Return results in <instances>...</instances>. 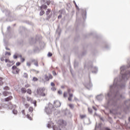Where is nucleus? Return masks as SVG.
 I'll list each match as a JSON object with an SVG mask.
<instances>
[{"mask_svg": "<svg viewBox=\"0 0 130 130\" xmlns=\"http://www.w3.org/2000/svg\"><path fill=\"white\" fill-rule=\"evenodd\" d=\"M88 71H91L92 74H97V67H93V63L91 61H89L88 63H85L84 66Z\"/></svg>", "mask_w": 130, "mask_h": 130, "instance_id": "obj_1", "label": "nucleus"}, {"mask_svg": "<svg viewBox=\"0 0 130 130\" xmlns=\"http://www.w3.org/2000/svg\"><path fill=\"white\" fill-rule=\"evenodd\" d=\"M99 118L101 120V122L98 124V128L100 130H111L108 127L104 126V118L103 117H101L100 115H98Z\"/></svg>", "mask_w": 130, "mask_h": 130, "instance_id": "obj_2", "label": "nucleus"}, {"mask_svg": "<svg viewBox=\"0 0 130 130\" xmlns=\"http://www.w3.org/2000/svg\"><path fill=\"white\" fill-rule=\"evenodd\" d=\"M60 125H59L58 126H56L55 125L52 126V128L53 130H62V129H61V125H64L65 126L66 125H67V122L63 120H60Z\"/></svg>", "mask_w": 130, "mask_h": 130, "instance_id": "obj_3", "label": "nucleus"}, {"mask_svg": "<svg viewBox=\"0 0 130 130\" xmlns=\"http://www.w3.org/2000/svg\"><path fill=\"white\" fill-rule=\"evenodd\" d=\"M48 106H50L51 105V107H46L45 108V111L47 113V114H48V115H49V114H51V113H52V109H53V106L50 103H49L48 104Z\"/></svg>", "mask_w": 130, "mask_h": 130, "instance_id": "obj_4", "label": "nucleus"}, {"mask_svg": "<svg viewBox=\"0 0 130 130\" xmlns=\"http://www.w3.org/2000/svg\"><path fill=\"white\" fill-rule=\"evenodd\" d=\"M46 9H47V6L44 4H43L40 7V10H41L40 12V16H43V15L45 14V12L43 10H46Z\"/></svg>", "mask_w": 130, "mask_h": 130, "instance_id": "obj_5", "label": "nucleus"}, {"mask_svg": "<svg viewBox=\"0 0 130 130\" xmlns=\"http://www.w3.org/2000/svg\"><path fill=\"white\" fill-rule=\"evenodd\" d=\"M38 40H40V37L38 35H37L34 39V38H31L29 41V43L30 44H35L36 43L37 41H38Z\"/></svg>", "mask_w": 130, "mask_h": 130, "instance_id": "obj_6", "label": "nucleus"}, {"mask_svg": "<svg viewBox=\"0 0 130 130\" xmlns=\"http://www.w3.org/2000/svg\"><path fill=\"white\" fill-rule=\"evenodd\" d=\"M46 15L47 16L46 20L47 21H49V19L52 16V12H51V10L50 9H48L46 12Z\"/></svg>", "mask_w": 130, "mask_h": 130, "instance_id": "obj_7", "label": "nucleus"}, {"mask_svg": "<svg viewBox=\"0 0 130 130\" xmlns=\"http://www.w3.org/2000/svg\"><path fill=\"white\" fill-rule=\"evenodd\" d=\"M89 81H88V82L83 83L84 86L85 87V88H86V89H88V90H90V88L93 87V84H92V83H91L90 76H89Z\"/></svg>", "mask_w": 130, "mask_h": 130, "instance_id": "obj_8", "label": "nucleus"}, {"mask_svg": "<svg viewBox=\"0 0 130 130\" xmlns=\"http://www.w3.org/2000/svg\"><path fill=\"white\" fill-rule=\"evenodd\" d=\"M1 7V10L3 13H5L6 16L7 17H9V18H12V16H11V11H9L8 9H5L4 10V8L2 6Z\"/></svg>", "mask_w": 130, "mask_h": 130, "instance_id": "obj_9", "label": "nucleus"}, {"mask_svg": "<svg viewBox=\"0 0 130 130\" xmlns=\"http://www.w3.org/2000/svg\"><path fill=\"white\" fill-rule=\"evenodd\" d=\"M81 15L83 20L85 21L87 19V11L85 9H81Z\"/></svg>", "mask_w": 130, "mask_h": 130, "instance_id": "obj_10", "label": "nucleus"}, {"mask_svg": "<svg viewBox=\"0 0 130 130\" xmlns=\"http://www.w3.org/2000/svg\"><path fill=\"white\" fill-rule=\"evenodd\" d=\"M61 105V103L59 101L56 100L54 101V106L56 107V108H57V107H60Z\"/></svg>", "mask_w": 130, "mask_h": 130, "instance_id": "obj_11", "label": "nucleus"}, {"mask_svg": "<svg viewBox=\"0 0 130 130\" xmlns=\"http://www.w3.org/2000/svg\"><path fill=\"white\" fill-rule=\"evenodd\" d=\"M33 51L34 53H39L40 52V49L38 46H35L33 48Z\"/></svg>", "mask_w": 130, "mask_h": 130, "instance_id": "obj_12", "label": "nucleus"}, {"mask_svg": "<svg viewBox=\"0 0 130 130\" xmlns=\"http://www.w3.org/2000/svg\"><path fill=\"white\" fill-rule=\"evenodd\" d=\"M90 36H93V37H95V36H96V32L95 31H93L89 34H86L85 36V38H89Z\"/></svg>", "mask_w": 130, "mask_h": 130, "instance_id": "obj_13", "label": "nucleus"}, {"mask_svg": "<svg viewBox=\"0 0 130 130\" xmlns=\"http://www.w3.org/2000/svg\"><path fill=\"white\" fill-rule=\"evenodd\" d=\"M103 46L104 48H105L107 50H108L109 48H110V46H109V45L106 42H104L103 43Z\"/></svg>", "mask_w": 130, "mask_h": 130, "instance_id": "obj_14", "label": "nucleus"}, {"mask_svg": "<svg viewBox=\"0 0 130 130\" xmlns=\"http://www.w3.org/2000/svg\"><path fill=\"white\" fill-rule=\"evenodd\" d=\"M44 92V88H39L37 89V93L38 95H40Z\"/></svg>", "mask_w": 130, "mask_h": 130, "instance_id": "obj_15", "label": "nucleus"}, {"mask_svg": "<svg viewBox=\"0 0 130 130\" xmlns=\"http://www.w3.org/2000/svg\"><path fill=\"white\" fill-rule=\"evenodd\" d=\"M12 99H13V96L10 95L4 99V101L5 102H9V101H11V100H12Z\"/></svg>", "mask_w": 130, "mask_h": 130, "instance_id": "obj_16", "label": "nucleus"}, {"mask_svg": "<svg viewBox=\"0 0 130 130\" xmlns=\"http://www.w3.org/2000/svg\"><path fill=\"white\" fill-rule=\"evenodd\" d=\"M3 94L4 96H5L6 97L7 96H9V95H11V92L5 91L3 92Z\"/></svg>", "mask_w": 130, "mask_h": 130, "instance_id": "obj_17", "label": "nucleus"}, {"mask_svg": "<svg viewBox=\"0 0 130 130\" xmlns=\"http://www.w3.org/2000/svg\"><path fill=\"white\" fill-rule=\"evenodd\" d=\"M104 98V95L102 94H99L98 95V101H101L103 100V99Z\"/></svg>", "mask_w": 130, "mask_h": 130, "instance_id": "obj_18", "label": "nucleus"}, {"mask_svg": "<svg viewBox=\"0 0 130 130\" xmlns=\"http://www.w3.org/2000/svg\"><path fill=\"white\" fill-rule=\"evenodd\" d=\"M80 22H81V19H79L78 17H77L75 26H76V25H77V26H79Z\"/></svg>", "mask_w": 130, "mask_h": 130, "instance_id": "obj_19", "label": "nucleus"}, {"mask_svg": "<svg viewBox=\"0 0 130 130\" xmlns=\"http://www.w3.org/2000/svg\"><path fill=\"white\" fill-rule=\"evenodd\" d=\"M20 33L22 34L23 33V32H25V31H26V28H25V27L24 26H21L20 27Z\"/></svg>", "mask_w": 130, "mask_h": 130, "instance_id": "obj_20", "label": "nucleus"}, {"mask_svg": "<svg viewBox=\"0 0 130 130\" xmlns=\"http://www.w3.org/2000/svg\"><path fill=\"white\" fill-rule=\"evenodd\" d=\"M53 124V123L51 122L50 123H48L47 125V127H48V128H51V127L52 128V126H54L55 125H52Z\"/></svg>", "mask_w": 130, "mask_h": 130, "instance_id": "obj_21", "label": "nucleus"}, {"mask_svg": "<svg viewBox=\"0 0 130 130\" xmlns=\"http://www.w3.org/2000/svg\"><path fill=\"white\" fill-rule=\"evenodd\" d=\"M61 32V29L59 28V26H58V28L56 29V32L58 34V35H60V33Z\"/></svg>", "mask_w": 130, "mask_h": 130, "instance_id": "obj_22", "label": "nucleus"}, {"mask_svg": "<svg viewBox=\"0 0 130 130\" xmlns=\"http://www.w3.org/2000/svg\"><path fill=\"white\" fill-rule=\"evenodd\" d=\"M59 13H60V15H59L57 17L58 19H61L62 15H61V14H62V10H59Z\"/></svg>", "mask_w": 130, "mask_h": 130, "instance_id": "obj_23", "label": "nucleus"}, {"mask_svg": "<svg viewBox=\"0 0 130 130\" xmlns=\"http://www.w3.org/2000/svg\"><path fill=\"white\" fill-rule=\"evenodd\" d=\"M73 4H74V5H75L76 9L77 10H78V11H80V8H79V7L77 5V3H76V1H73Z\"/></svg>", "mask_w": 130, "mask_h": 130, "instance_id": "obj_24", "label": "nucleus"}, {"mask_svg": "<svg viewBox=\"0 0 130 130\" xmlns=\"http://www.w3.org/2000/svg\"><path fill=\"white\" fill-rule=\"evenodd\" d=\"M21 92L23 94H25V93H26V92H27V90H26V88H25L24 87H22V88H21Z\"/></svg>", "mask_w": 130, "mask_h": 130, "instance_id": "obj_25", "label": "nucleus"}, {"mask_svg": "<svg viewBox=\"0 0 130 130\" xmlns=\"http://www.w3.org/2000/svg\"><path fill=\"white\" fill-rule=\"evenodd\" d=\"M3 80H4V78H3V77H0V86H3L4 85Z\"/></svg>", "mask_w": 130, "mask_h": 130, "instance_id": "obj_26", "label": "nucleus"}, {"mask_svg": "<svg viewBox=\"0 0 130 130\" xmlns=\"http://www.w3.org/2000/svg\"><path fill=\"white\" fill-rule=\"evenodd\" d=\"M44 79L46 81H49V77L46 74L44 75Z\"/></svg>", "mask_w": 130, "mask_h": 130, "instance_id": "obj_27", "label": "nucleus"}, {"mask_svg": "<svg viewBox=\"0 0 130 130\" xmlns=\"http://www.w3.org/2000/svg\"><path fill=\"white\" fill-rule=\"evenodd\" d=\"M86 54H87V50H85V51L82 52L81 56H84V55H86Z\"/></svg>", "mask_w": 130, "mask_h": 130, "instance_id": "obj_28", "label": "nucleus"}, {"mask_svg": "<svg viewBox=\"0 0 130 130\" xmlns=\"http://www.w3.org/2000/svg\"><path fill=\"white\" fill-rule=\"evenodd\" d=\"M23 77L25 78L26 79H28V74L27 73H24Z\"/></svg>", "mask_w": 130, "mask_h": 130, "instance_id": "obj_29", "label": "nucleus"}, {"mask_svg": "<svg viewBox=\"0 0 130 130\" xmlns=\"http://www.w3.org/2000/svg\"><path fill=\"white\" fill-rule=\"evenodd\" d=\"M27 93V94H29V95H31L32 94V90H31L30 89H28Z\"/></svg>", "mask_w": 130, "mask_h": 130, "instance_id": "obj_30", "label": "nucleus"}, {"mask_svg": "<svg viewBox=\"0 0 130 130\" xmlns=\"http://www.w3.org/2000/svg\"><path fill=\"white\" fill-rule=\"evenodd\" d=\"M78 66H79V63L76 61H75L74 62V68H77V67H78Z\"/></svg>", "mask_w": 130, "mask_h": 130, "instance_id": "obj_31", "label": "nucleus"}, {"mask_svg": "<svg viewBox=\"0 0 130 130\" xmlns=\"http://www.w3.org/2000/svg\"><path fill=\"white\" fill-rule=\"evenodd\" d=\"M12 113H13V114H15V115H16V114L18 113V111H17V110H12Z\"/></svg>", "mask_w": 130, "mask_h": 130, "instance_id": "obj_32", "label": "nucleus"}, {"mask_svg": "<svg viewBox=\"0 0 130 130\" xmlns=\"http://www.w3.org/2000/svg\"><path fill=\"white\" fill-rule=\"evenodd\" d=\"M28 111L32 113V112H33V108H32L31 107H29L28 109Z\"/></svg>", "mask_w": 130, "mask_h": 130, "instance_id": "obj_33", "label": "nucleus"}, {"mask_svg": "<svg viewBox=\"0 0 130 130\" xmlns=\"http://www.w3.org/2000/svg\"><path fill=\"white\" fill-rule=\"evenodd\" d=\"M47 56H48V57H51V56H52V53L49 52Z\"/></svg>", "mask_w": 130, "mask_h": 130, "instance_id": "obj_34", "label": "nucleus"}, {"mask_svg": "<svg viewBox=\"0 0 130 130\" xmlns=\"http://www.w3.org/2000/svg\"><path fill=\"white\" fill-rule=\"evenodd\" d=\"M32 81H34V82H37V81H38V78L35 77H33Z\"/></svg>", "mask_w": 130, "mask_h": 130, "instance_id": "obj_35", "label": "nucleus"}, {"mask_svg": "<svg viewBox=\"0 0 130 130\" xmlns=\"http://www.w3.org/2000/svg\"><path fill=\"white\" fill-rule=\"evenodd\" d=\"M69 106L71 109H74V105L70 104Z\"/></svg>", "mask_w": 130, "mask_h": 130, "instance_id": "obj_36", "label": "nucleus"}, {"mask_svg": "<svg viewBox=\"0 0 130 130\" xmlns=\"http://www.w3.org/2000/svg\"><path fill=\"white\" fill-rule=\"evenodd\" d=\"M88 110L89 113H92V112H93V110L91 108H88Z\"/></svg>", "mask_w": 130, "mask_h": 130, "instance_id": "obj_37", "label": "nucleus"}, {"mask_svg": "<svg viewBox=\"0 0 130 130\" xmlns=\"http://www.w3.org/2000/svg\"><path fill=\"white\" fill-rule=\"evenodd\" d=\"M34 66L36 67H39V65L38 64V61H36L34 63Z\"/></svg>", "mask_w": 130, "mask_h": 130, "instance_id": "obj_38", "label": "nucleus"}, {"mask_svg": "<svg viewBox=\"0 0 130 130\" xmlns=\"http://www.w3.org/2000/svg\"><path fill=\"white\" fill-rule=\"evenodd\" d=\"M80 116L81 119H83L85 118V117H86V115H80Z\"/></svg>", "mask_w": 130, "mask_h": 130, "instance_id": "obj_39", "label": "nucleus"}, {"mask_svg": "<svg viewBox=\"0 0 130 130\" xmlns=\"http://www.w3.org/2000/svg\"><path fill=\"white\" fill-rule=\"evenodd\" d=\"M48 77H49V80H51L53 78L52 75L51 74H48Z\"/></svg>", "mask_w": 130, "mask_h": 130, "instance_id": "obj_40", "label": "nucleus"}, {"mask_svg": "<svg viewBox=\"0 0 130 130\" xmlns=\"http://www.w3.org/2000/svg\"><path fill=\"white\" fill-rule=\"evenodd\" d=\"M19 72H20V69L17 68L15 70V72L16 73V74H19Z\"/></svg>", "mask_w": 130, "mask_h": 130, "instance_id": "obj_41", "label": "nucleus"}, {"mask_svg": "<svg viewBox=\"0 0 130 130\" xmlns=\"http://www.w3.org/2000/svg\"><path fill=\"white\" fill-rule=\"evenodd\" d=\"M17 68V66L14 65V66H12V70H15Z\"/></svg>", "mask_w": 130, "mask_h": 130, "instance_id": "obj_42", "label": "nucleus"}, {"mask_svg": "<svg viewBox=\"0 0 130 130\" xmlns=\"http://www.w3.org/2000/svg\"><path fill=\"white\" fill-rule=\"evenodd\" d=\"M58 94H59V95H62V91H61V90H59L58 91Z\"/></svg>", "mask_w": 130, "mask_h": 130, "instance_id": "obj_43", "label": "nucleus"}, {"mask_svg": "<svg viewBox=\"0 0 130 130\" xmlns=\"http://www.w3.org/2000/svg\"><path fill=\"white\" fill-rule=\"evenodd\" d=\"M3 89L4 90H9L10 87H9V86H6L4 87Z\"/></svg>", "mask_w": 130, "mask_h": 130, "instance_id": "obj_44", "label": "nucleus"}, {"mask_svg": "<svg viewBox=\"0 0 130 130\" xmlns=\"http://www.w3.org/2000/svg\"><path fill=\"white\" fill-rule=\"evenodd\" d=\"M16 67H19V66H21V62H17L16 63Z\"/></svg>", "mask_w": 130, "mask_h": 130, "instance_id": "obj_45", "label": "nucleus"}, {"mask_svg": "<svg viewBox=\"0 0 130 130\" xmlns=\"http://www.w3.org/2000/svg\"><path fill=\"white\" fill-rule=\"evenodd\" d=\"M67 96H68V93H67L66 92H64V93H63L64 98H66V97H67Z\"/></svg>", "mask_w": 130, "mask_h": 130, "instance_id": "obj_46", "label": "nucleus"}, {"mask_svg": "<svg viewBox=\"0 0 130 130\" xmlns=\"http://www.w3.org/2000/svg\"><path fill=\"white\" fill-rule=\"evenodd\" d=\"M51 90H52V91H56V88L54 87V86H53L51 87Z\"/></svg>", "mask_w": 130, "mask_h": 130, "instance_id": "obj_47", "label": "nucleus"}, {"mask_svg": "<svg viewBox=\"0 0 130 130\" xmlns=\"http://www.w3.org/2000/svg\"><path fill=\"white\" fill-rule=\"evenodd\" d=\"M130 58H128L127 59V62L128 63V66H129V67H130Z\"/></svg>", "mask_w": 130, "mask_h": 130, "instance_id": "obj_48", "label": "nucleus"}, {"mask_svg": "<svg viewBox=\"0 0 130 130\" xmlns=\"http://www.w3.org/2000/svg\"><path fill=\"white\" fill-rule=\"evenodd\" d=\"M40 96H42V97L45 96V93L44 92H43L40 94Z\"/></svg>", "mask_w": 130, "mask_h": 130, "instance_id": "obj_49", "label": "nucleus"}, {"mask_svg": "<svg viewBox=\"0 0 130 130\" xmlns=\"http://www.w3.org/2000/svg\"><path fill=\"white\" fill-rule=\"evenodd\" d=\"M5 62H11V60H9V59H5Z\"/></svg>", "mask_w": 130, "mask_h": 130, "instance_id": "obj_50", "label": "nucleus"}, {"mask_svg": "<svg viewBox=\"0 0 130 130\" xmlns=\"http://www.w3.org/2000/svg\"><path fill=\"white\" fill-rule=\"evenodd\" d=\"M20 60L21 61V62H24V61H25V58L22 57L20 59Z\"/></svg>", "mask_w": 130, "mask_h": 130, "instance_id": "obj_51", "label": "nucleus"}, {"mask_svg": "<svg viewBox=\"0 0 130 130\" xmlns=\"http://www.w3.org/2000/svg\"><path fill=\"white\" fill-rule=\"evenodd\" d=\"M51 86L52 87H55V84L53 82H51Z\"/></svg>", "mask_w": 130, "mask_h": 130, "instance_id": "obj_52", "label": "nucleus"}, {"mask_svg": "<svg viewBox=\"0 0 130 130\" xmlns=\"http://www.w3.org/2000/svg\"><path fill=\"white\" fill-rule=\"evenodd\" d=\"M7 54H8V55H11V52H6L5 53V55H7Z\"/></svg>", "mask_w": 130, "mask_h": 130, "instance_id": "obj_53", "label": "nucleus"}, {"mask_svg": "<svg viewBox=\"0 0 130 130\" xmlns=\"http://www.w3.org/2000/svg\"><path fill=\"white\" fill-rule=\"evenodd\" d=\"M71 92H72V89H71V88H68V92L69 93V94H71Z\"/></svg>", "mask_w": 130, "mask_h": 130, "instance_id": "obj_54", "label": "nucleus"}, {"mask_svg": "<svg viewBox=\"0 0 130 130\" xmlns=\"http://www.w3.org/2000/svg\"><path fill=\"white\" fill-rule=\"evenodd\" d=\"M73 96L74 95L73 94V93H69V98H73Z\"/></svg>", "mask_w": 130, "mask_h": 130, "instance_id": "obj_55", "label": "nucleus"}, {"mask_svg": "<svg viewBox=\"0 0 130 130\" xmlns=\"http://www.w3.org/2000/svg\"><path fill=\"white\" fill-rule=\"evenodd\" d=\"M12 73L14 75H17V73H16V70H12Z\"/></svg>", "mask_w": 130, "mask_h": 130, "instance_id": "obj_56", "label": "nucleus"}, {"mask_svg": "<svg viewBox=\"0 0 130 130\" xmlns=\"http://www.w3.org/2000/svg\"><path fill=\"white\" fill-rule=\"evenodd\" d=\"M52 74H53V76H56V72H55V71H53Z\"/></svg>", "mask_w": 130, "mask_h": 130, "instance_id": "obj_57", "label": "nucleus"}, {"mask_svg": "<svg viewBox=\"0 0 130 130\" xmlns=\"http://www.w3.org/2000/svg\"><path fill=\"white\" fill-rule=\"evenodd\" d=\"M26 66H27L28 67H30L31 66V63H30V62H27L26 63Z\"/></svg>", "mask_w": 130, "mask_h": 130, "instance_id": "obj_58", "label": "nucleus"}, {"mask_svg": "<svg viewBox=\"0 0 130 130\" xmlns=\"http://www.w3.org/2000/svg\"><path fill=\"white\" fill-rule=\"evenodd\" d=\"M46 3L48 6H49V5H50V2L49 1H46Z\"/></svg>", "mask_w": 130, "mask_h": 130, "instance_id": "obj_59", "label": "nucleus"}, {"mask_svg": "<svg viewBox=\"0 0 130 130\" xmlns=\"http://www.w3.org/2000/svg\"><path fill=\"white\" fill-rule=\"evenodd\" d=\"M31 62H35L37 61V60H35V59H32L31 60Z\"/></svg>", "mask_w": 130, "mask_h": 130, "instance_id": "obj_60", "label": "nucleus"}, {"mask_svg": "<svg viewBox=\"0 0 130 130\" xmlns=\"http://www.w3.org/2000/svg\"><path fill=\"white\" fill-rule=\"evenodd\" d=\"M24 106H25L26 108H28L29 107V104H25Z\"/></svg>", "mask_w": 130, "mask_h": 130, "instance_id": "obj_61", "label": "nucleus"}, {"mask_svg": "<svg viewBox=\"0 0 130 130\" xmlns=\"http://www.w3.org/2000/svg\"><path fill=\"white\" fill-rule=\"evenodd\" d=\"M92 108H93V109L94 110H95V111H96L97 108H96V107L93 106V107H92Z\"/></svg>", "mask_w": 130, "mask_h": 130, "instance_id": "obj_62", "label": "nucleus"}, {"mask_svg": "<svg viewBox=\"0 0 130 130\" xmlns=\"http://www.w3.org/2000/svg\"><path fill=\"white\" fill-rule=\"evenodd\" d=\"M13 58L14 59H17L18 58V57L16 55H14Z\"/></svg>", "mask_w": 130, "mask_h": 130, "instance_id": "obj_63", "label": "nucleus"}, {"mask_svg": "<svg viewBox=\"0 0 130 130\" xmlns=\"http://www.w3.org/2000/svg\"><path fill=\"white\" fill-rule=\"evenodd\" d=\"M68 100H69V101H72V98L69 97L68 98Z\"/></svg>", "mask_w": 130, "mask_h": 130, "instance_id": "obj_64", "label": "nucleus"}]
</instances>
